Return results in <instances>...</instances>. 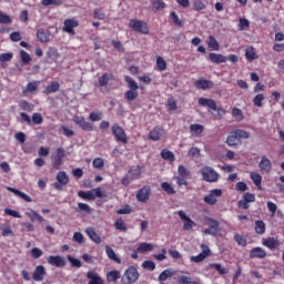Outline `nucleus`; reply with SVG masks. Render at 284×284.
I'll use <instances>...</instances> for the list:
<instances>
[{
	"label": "nucleus",
	"mask_w": 284,
	"mask_h": 284,
	"mask_svg": "<svg viewBox=\"0 0 284 284\" xmlns=\"http://www.w3.org/2000/svg\"><path fill=\"white\" fill-rule=\"evenodd\" d=\"M129 28L133 30V32H139L140 34H150V27L148 26V22L139 19H131Z\"/></svg>",
	"instance_id": "nucleus-1"
},
{
	"label": "nucleus",
	"mask_w": 284,
	"mask_h": 284,
	"mask_svg": "<svg viewBox=\"0 0 284 284\" xmlns=\"http://www.w3.org/2000/svg\"><path fill=\"white\" fill-rule=\"evenodd\" d=\"M200 173L206 183H216V181H219V173L212 169V166H203L200 170Z\"/></svg>",
	"instance_id": "nucleus-2"
},
{
	"label": "nucleus",
	"mask_w": 284,
	"mask_h": 284,
	"mask_svg": "<svg viewBox=\"0 0 284 284\" xmlns=\"http://www.w3.org/2000/svg\"><path fill=\"white\" fill-rule=\"evenodd\" d=\"M136 281H139V271H136L135 267H130L126 270L122 277V282L124 284H132L136 283Z\"/></svg>",
	"instance_id": "nucleus-3"
},
{
	"label": "nucleus",
	"mask_w": 284,
	"mask_h": 284,
	"mask_svg": "<svg viewBox=\"0 0 284 284\" xmlns=\"http://www.w3.org/2000/svg\"><path fill=\"white\" fill-rule=\"evenodd\" d=\"M201 250L202 252L199 255H193L191 256V262L192 263H203L207 256L212 254V251H210V246L206 244H201Z\"/></svg>",
	"instance_id": "nucleus-4"
},
{
	"label": "nucleus",
	"mask_w": 284,
	"mask_h": 284,
	"mask_svg": "<svg viewBox=\"0 0 284 284\" xmlns=\"http://www.w3.org/2000/svg\"><path fill=\"white\" fill-rule=\"evenodd\" d=\"M111 130L116 141L120 143H128V135L125 134V130H123V128H121L119 124H113Z\"/></svg>",
	"instance_id": "nucleus-5"
},
{
	"label": "nucleus",
	"mask_w": 284,
	"mask_h": 284,
	"mask_svg": "<svg viewBox=\"0 0 284 284\" xmlns=\"http://www.w3.org/2000/svg\"><path fill=\"white\" fill-rule=\"evenodd\" d=\"M52 159V165L55 168V170H59L63 165V159H65V151L63 148H58L55 155L51 156Z\"/></svg>",
	"instance_id": "nucleus-6"
},
{
	"label": "nucleus",
	"mask_w": 284,
	"mask_h": 284,
	"mask_svg": "<svg viewBox=\"0 0 284 284\" xmlns=\"http://www.w3.org/2000/svg\"><path fill=\"white\" fill-rule=\"evenodd\" d=\"M221 196H223V191L221 189L211 190L210 193L204 196V202H206L207 205H216V201Z\"/></svg>",
	"instance_id": "nucleus-7"
},
{
	"label": "nucleus",
	"mask_w": 284,
	"mask_h": 284,
	"mask_svg": "<svg viewBox=\"0 0 284 284\" xmlns=\"http://www.w3.org/2000/svg\"><path fill=\"white\" fill-rule=\"evenodd\" d=\"M57 183H54L55 190H62L63 185H68L70 183V178L68 176V173L65 171H60L57 174Z\"/></svg>",
	"instance_id": "nucleus-8"
},
{
	"label": "nucleus",
	"mask_w": 284,
	"mask_h": 284,
	"mask_svg": "<svg viewBox=\"0 0 284 284\" xmlns=\"http://www.w3.org/2000/svg\"><path fill=\"white\" fill-rule=\"evenodd\" d=\"M48 274V271L45 270V266L38 265L36 266L33 273H32V280L36 281V283H41L43 278H45V275Z\"/></svg>",
	"instance_id": "nucleus-9"
},
{
	"label": "nucleus",
	"mask_w": 284,
	"mask_h": 284,
	"mask_svg": "<svg viewBox=\"0 0 284 284\" xmlns=\"http://www.w3.org/2000/svg\"><path fill=\"white\" fill-rule=\"evenodd\" d=\"M258 168L262 174H270L272 172V161L268 160L267 155H262Z\"/></svg>",
	"instance_id": "nucleus-10"
},
{
	"label": "nucleus",
	"mask_w": 284,
	"mask_h": 284,
	"mask_svg": "<svg viewBox=\"0 0 284 284\" xmlns=\"http://www.w3.org/2000/svg\"><path fill=\"white\" fill-rule=\"evenodd\" d=\"M47 262L52 267H65V257L61 255H51L47 258Z\"/></svg>",
	"instance_id": "nucleus-11"
},
{
	"label": "nucleus",
	"mask_w": 284,
	"mask_h": 284,
	"mask_svg": "<svg viewBox=\"0 0 284 284\" xmlns=\"http://www.w3.org/2000/svg\"><path fill=\"white\" fill-rule=\"evenodd\" d=\"M197 90H212L214 88V82L206 79H199L194 82Z\"/></svg>",
	"instance_id": "nucleus-12"
},
{
	"label": "nucleus",
	"mask_w": 284,
	"mask_h": 284,
	"mask_svg": "<svg viewBox=\"0 0 284 284\" xmlns=\"http://www.w3.org/2000/svg\"><path fill=\"white\" fill-rule=\"evenodd\" d=\"M79 27V21L74 19H67L64 21L63 32H68V34H74V28Z\"/></svg>",
	"instance_id": "nucleus-13"
},
{
	"label": "nucleus",
	"mask_w": 284,
	"mask_h": 284,
	"mask_svg": "<svg viewBox=\"0 0 284 284\" xmlns=\"http://www.w3.org/2000/svg\"><path fill=\"white\" fill-rule=\"evenodd\" d=\"M165 135V131L161 126H155L151 132L149 133V139L151 141H159L161 136Z\"/></svg>",
	"instance_id": "nucleus-14"
},
{
	"label": "nucleus",
	"mask_w": 284,
	"mask_h": 284,
	"mask_svg": "<svg viewBox=\"0 0 284 284\" xmlns=\"http://www.w3.org/2000/svg\"><path fill=\"white\" fill-rule=\"evenodd\" d=\"M136 200L140 201V203H148L150 200V187H142L136 194Z\"/></svg>",
	"instance_id": "nucleus-15"
},
{
	"label": "nucleus",
	"mask_w": 284,
	"mask_h": 284,
	"mask_svg": "<svg viewBox=\"0 0 284 284\" xmlns=\"http://www.w3.org/2000/svg\"><path fill=\"white\" fill-rule=\"evenodd\" d=\"M199 105L202 108H210V110L216 111V101L213 99L200 98L197 100Z\"/></svg>",
	"instance_id": "nucleus-16"
},
{
	"label": "nucleus",
	"mask_w": 284,
	"mask_h": 284,
	"mask_svg": "<svg viewBox=\"0 0 284 284\" xmlns=\"http://www.w3.org/2000/svg\"><path fill=\"white\" fill-rule=\"evenodd\" d=\"M87 278H89V284H104L103 278L95 271H89Z\"/></svg>",
	"instance_id": "nucleus-17"
},
{
	"label": "nucleus",
	"mask_w": 284,
	"mask_h": 284,
	"mask_svg": "<svg viewBox=\"0 0 284 284\" xmlns=\"http://www.w3.org/2000/svg\"><path fill=\"white\" fill-rule=\"evenodd\" d=\"M180 219L184 221V230H192L193 225H196L192 219H190L184 211L178 212Z\"/></svg>",
	"instance_id": "nucleus-18"
},
{
	"label": "nucleus",
	"mask_w": 284,
	"mask_h": 284,
	"mask_svg": "<svg viewBox=\"0 0 284 284\" xmlns=\"http://www.w3.org/2000/svg\"><path fill=\"white\" fill-rule=\"evenodd\" d=\"M7 190L9 192H12V194H16V196H19L20 199H22V201H26L27 203H32V197H30V195L12 187V186H7Z\"/></svg>",
	"instance_id": "nucleus-19"
},
{
	"label": "nucleus",
	"mask_w": 284,
	"mask_h": 284,
	"mask_svg": "<svg viewBox=\"0 0 284 284\" xmlns=\"http://www.w3.org/2000/svg\"><path fill=\"white\" fill-rule=\"evenodd\" d=\"M154 244L142 242L138 245V252L140 254H148V252H154Z\"/></svg>",
	"instance_id": "nucleus-20"
},
{
	"label": "nucleus",
	"mask_w": 284,
	"mask_h": 284,
	"mask_svg": "<svg viewBox=\"0 0 284 284\" xmlns=\"http://www.w3.org/2000/svg\"><path fill=\"white\" fill-rule=\"evenodd\" d=\"M267 256V252L262 247H254L250 252L251 258H265Z\"/></svg>",
	"instance_id": "nucleus-21"
},
{
	"label": "nucleus",
	"mask_w": 284,
	"mask_h": 284,
	"mask_svg": "<svg viewBox=\"0 0 284 284\" xmlns=\"http://www.w3.org/2000/svg\"><path fill=\"white\" fill-rule=\"evenodd\" d=\"M262 243L265 247H268V250H276V247H278V245H281V242L274 237H268L266 240H263Z\"/></svg>",
	"instance_id": "nucleus-22"
},
{
	"label": "nucleus",
	"mask_w": 284,
	"mask_h": 284,
	"mask_svg": "<svg viewBox=\"0 0 284 284\" xmlns=\"http://www.w3.org/2000/svg\"><path fill=\"white\" fill-rule=\"evenodd\" d=\"M209 59L212 63H225L227 61V57L221 53H210Z\"/></svg>",
	"instance_id": "nucleus-23"
},
{
	"label": "nucleus",
	"mask_w": 284,
	"mask_h": 284,
	"mask_svg": "<svg viewBox=\"0 0 284 284\" xmlns=\"http://www.w3.org/2000/svg\"><path fill=\"white\" fill-rule=\"evenodd\" d=\"M205 130V126H203L202 124H191L190 125V132L192 134V136H201V134H203Z\"/></svg>",
	"instance_id": "nucleus-24"
},
{
	"label": "nucleus",
	"mask_w": 284,
	"mask_h": 284,
	"mask_svg": "<svg viewBox=\"0 0 284 284\" xmlns=\"http://www.w3.org/2000/svg\"><path fill=\"white\" fill-rule=\"evenodd\" d=\"M0 231L2 233V236H14V231H12V225L8 223H3L0 225Z\"/></svg>",
	"instance_id": "nucleus-25"
},
{
	"label": "nucleus",
	"mask_w": 284,
	"mask_h": 284,
	"mask_svg": "<svg viewBox=\"0 0 284 284\" xmlns=\"http://www.w3.org/2000/svg\"><path fill=\"white\" fill-rule=\"evenodd\" d=\"M245 59L250 62L256 61V59H258V55L256 54V51L253 49V47H246Z\"/></svg>",
	"instance_id": "nucleus-26"
},
{
	"label": "nucleus",
	"mask_w": 284,
	"mask_h": 284,
	"mask_svg": "<svg viewBox=\"0 0 284 284\" xmlns=\"http://www.w3.org/2000/svg\"><path fill=\"white\" fill-rule=\"evenodd\" d=\"M227 145L231 148H234V145H239V135H236L235 131H231L227 139H226Z\"/></svg>",
	"instance_id": "nucleus-27"
},
{
	"label": "nucleus",
	"mask_w": 284,
	"mask_h": 284,
	"mask_svg": "<svg viewBox=\"0 0 284 284\" xmlns=\"http://www.w3.org/2000/svg\"><path fill=\"white\" fill-rule=\"evenodd\" d=\"M174 274H176V272H174L173 270H170V268L164 270L159 275L160 283H163V282L168 281V278H172V276H174Z\"/></svg>",
	"instance_id": "nucleus-28"
},
{
	"label": "nucleus",
	"mask_w": 284,
	"mask_h": 284,
	"mask_svg": "<svg viewBox=\"0 0 284 284\" xmlns=\"http://www.w3.org/2000/svg\"><path fill=\"white\" fill-rule=\"evenodd\" d=\"M129 174L131 176V179H141V174H143V169H141V166L136 165V166H132L129 170Z\"/></svg>",
	"instance_id": "nucleus-29"
},
{
	"label": "nucleus",
	"mask_w": 284,
	"mask_h": 284,
	"mask_svg": "<svg viewBox=\"0 0 284 284\" xmlns=\"http://www.w3.org/2000/svg\"><path fill=\"white\" fill-rule=\"evenodd\" d=\"M61 84H59V82L57 81H53L44 89V94H52L54 92H59Z\"/></svg>",
	"instance_id": "nucleus-30"
},
{
	"label": "nucleus",
	"mask_w": 284,
	"mask_h": 284,
	"mask_svg": "<svg viewBox=\"0 0 284 284\" xmlns=\"http://www.w3.org/2000/svg\"><path fill=\"white\" fill-rule=\"evenodd\" d=\"M206 43H207L209 48H211V50L219 52L221 44H219V41L216 40V38H214V36H210Z\"/></svg>",
	"instance_id": "nucleus-31"
},
{
	"label": "nucleus",
	"mask_w": 284,
	"mask_h": 284,
	"mask_svg": "<svg viewBox=\"0 0 284 284\" xmlns=\"http://www.w3.org/2000/svg\"><path fill=\"white\" fill-rule=\"evenodd\" d=\"M89 239H91V241H93V243H101V236H99V234H97V232L94 231V229L89 227L85 230Z\"/></svg>",
	"instance_id": "nucleus-32"
},
{
	"label": "nucleus",
	"mask_w": 284,
	"mask_h": 284,
	"mask_svg": "<svg viewBox=\"0 0 284 284\" xmlns=\"http://www.w3.org/2000/svg\"><path fill=\"white\" fill-rule=\"evenodd\" d=\"M37 39L41 43H48V41H50V34L45 33V31L43 29H39L37 31Z\"/></svg>",
	"instance_id": "nucleus-33"
},
{
	"label": "nucleus",
	"mask_w": 284,
	"mask_h": 284,
	"mask_svg": "<svg viewBox=\"0 0 284 284\" xmlns=\"http://www.w3.org/2000/svg\"><path fill=\"white\" fill-rule=\"evenodd\" d=\"M78 196L84 201H94L95 196L92 191H79Z\"/></svg>",
	"instance_id": "nucleus-34"
},
{
	"label": "nucleus",
	"mask_w": 284,
	"mask_h": 284,
	"mask_svg": "<svg viewBox=\"0 0 284 284\" xmlns=\"http://www.w3.org/2000/svg\"><path fill=\"white\" fill-rule=\"evenodd\" d=\"M119 278H121V272L119 271H111L106 274L108 283H114L115 281H119Z\"/></svg>",
	"instance_id": "nucleus-35"
},
{
	"label": "nucleus",
	"mask_w": 284,
	"mask_h": 284,
	"mask_svg": "<svg viewBox=\"0 0 284 284\" xmlns=\"http://www.w3.org/2000/svg\"><path fill=\"white\" fill-rule=\"evenodd\" d=\"M105 252H106L108 258H110L111 261H114L115 263H121V258L116 256V253L114 252V250H112V247L105 246Z\"/></svg>",
	"instance_id": "nucleus-36"
},
{
	"label": "nucleus",
	"mask_w": 284,
	"mask_h": 284,
	"mask_svg": "<svg viewBox=\"0 0 284 284\" xmlns=\"http://www.w3.org/2000/svg\"><path fill=\"white\" fill-rule=\"evenodd\" d=\"M40 81H33V82H29L27 84V88L23 89V94H28V92H36V90L39 88L40 85Z\"/></svg>",
	"instance_id": "nucleus-37"
},
{
	"label": "nucleus",
	"mask_w": 284,
	"mask_h": 284,
	"mask_svg": "<svg viewBox=\"0 0 284 284\" xmlns=\"http://www.w3.org/2000/svg\"><path fill=\"white\" fill-rule=\"evenodd\" d=\"M124 98L126 101H134L135 99H139V90L130 89L124 93Z\"/></svg>",
	"instance_id": "nucleus-38"
},
{
	"label": "nucleus",
	"mask_w": 284,
	"mask_h": 284,
	"mask_svg": "<svg viewBox=\"0 0 284 284\" xmlns=\"http://www.w3.org/2000/svg\"><path fill=\"white\" fill-rule=\"evenodd\" d=\"M110 80H112V74L104 73L99 78L98 83L101 88H104V85H108V83H110Z\"/></svg>",
	"instance_id": "nucleus-39"
},
{
	"label": "nucleus",
	"mask_w": 284,
	"mask_h": 284,
	"mask_svg": "<svg viewBox=\"0 0 284 284\" xmlns=\"http://www.w3.org/2000/svg\"><path fill=\"white\" fill-rule=\"evenodd\" d=\"M250 176L253 180L254 185H256V187L261 190V183L263 182V176H261V174L255 172H251Z\"/></svg>",
	"instance_id": "nucleus-40"
},
{
	"label": "nucleus",
	"mask_w": 284,
	"mask_h": 284,
	"mask_svg": "<svg viewBox=\"0 0 284 284\" xmlns=\"http://www.w3.org/2000/svg\"><path fill=\"white\" fill-rule=\"evenodd\" d=\"M264 101H265V94L258 93L253 98V105H255V108H261Z\"/></svg>",
	"instance_id": "nucleus-41"
},
{
	"label": "nucleus",
	"mask_w": 284,
	"mask_h": 284,
	"mask_svg": "<svg viewBox=\"0 0 284 284\" xmlns=\"http://www.w3.org/2000/svg\"><path fill=\"white\" fill-rule=\"evenodd\" d=\"M124 81L128 83L129 90H139V84L130 75H125Z\"/></svg>",
	"instance_id": "nucleus-42"
},
{
	"label": "nucleus",
	"mask_w": 284,
	"mask_h": 284,
	"mask_svg": "<svg viewBox=\"0 0 284 284\" xmlns=\"http://www.w3.org/2000/svg\"><path fill=\"white\" fill-rule=\"evenodd\" d=\"M161 187L164 192H166V194H176V190H174V186H172V183L170 182H163Z\"/></svg>",
	"instance_id": "nucleus-43"
},
{
	"label": "nucleus",
	"mask_w": 284,
	"mask_h": 284,
	"mask_svg": "<svg viewBox=\"0 0 284 284\" xmlns=\"http://www.w3.org/2000/svg\"><path fill=\"white\" fill-rule=\"evenodd\" d=\"M161 156L165 161H171V163L174 162V153L168 149L161 151Z\"/></svg>",
	"instance_id": "nucleus-44"
},
{
	"label": "nucleus",
	"mask_w": 284,
	"mask_h": 284,
	"mask_svg": "<svg viewBox=\"0 0 284 284\" xmlns=\"http://www.w3.org/2000/svg\"><path fill=\"white\" fill-rule=\"evenodd\" d=\"M232 116H234L235 121H243V119H245L243 111L239 108L232 109Z\"/></svg>",
	"instance_id": "nucleus-45"
},
{
	"label": "nucleus",
	"mask_w": 284,
	"mask_h": 284,
	"mask_svg": "<svg viewBox=\"0 0 284 284\" xmlns=\"http://www.w3.org/2000/svg\"><path fill=\"white\" fill-rule=\"evenodd\" d=\"M20 59L24 65H28L30 61H32V57H30V53L26 52V50H20Z\"/></svg>",
	"instance_id": "nucleus-46"
},
{
	"label": "nucleus",
	"mask_w": 284,
	"mask_h": 284,
	"mask_svg": "<svg viewBox=\"0 0 284 284\" xmlns=\"http://www.w3.org/2000/svg\"><path fill=\"white\" fill-rule=\"evenodd\" d=\"M255 232L256 234L263 235L265 233V222L257 220L255 222Z\"/></svg>",
	"instance_id": "nucleus-47"
},
{
	"label": "nucleus",
	"mask_w": 284,
	"mask_h": 284,
	"mask_svg": "<svg viewBox=\"0 0 284 284\" xmlns=\"http://www.w3.org/2000/svg\"><path fill=\"white\" fill-rule=\"evenodd\" d=\"M179 284H201L196 281H192V277L187 275H181L178 280Z\"/></svg>",
	"instance_id": "nucleus-48"
},
{
	"label": "nucleus",
	"mask_w": 284,
	"mask_h": 284,
	"mask_svg": "<svg viewBox=\"0 0 284 284\" xmlns=\"http://www.w3.org/2000/svg\"><path fill=\"white\" fill-rule=\"evenodd\" d=\"M178 176L184 178V179H190V171L187 170V168H185L184 165H179L178 168Z\"/></svg>",
	"instance_id": "nucleus-49"
},
{
	"label": "nucleus",
	"mask_w": 284,
	"mask_h": 284,
	"mask_svg": "<svg viewBox=\"0 0 284 284\" xmlns=\"http://www.w3.org/2000/svg\"><path fill=\"white\" fill-rule=\"evenodd\" d=\"M115 230H119L120 232H126L128 231V225H125V222H123L122 219H119L114 223Z\"/></svg>",
	"instance_id": "nucleus-50"
},
{
	"label": "nucleus",
	"mask_w": 284,
	"mask_h": 284,
	"mask_svg": "<svg viewBox=\"0 0 284 284\" xmlns=\"http://www.w3.org/2000/svg\"><path fill=\"white\" fill-rule=\"evenodd\" d=\"M77 212H85L87 214H92V207L85 203H78Z\"/></svg>",
	"instance_id": "nucleus-51"
},
{
	"label": "nucleus",
	"mask_w": 284,
	"mask_h": 284,
	"mask_svg": "<svg viewBox=\"0 0 284 284\" xmlns=\"http://www.w3.org/2000/svg\"><path fill=\"white\" fill-rule=\"evenodd\" d=\"M156 67L160 70V72H164V70L168 68V63L165 60L161 57L156 58Z\"/></svg>",
	"instance_id": "nucleus-52"
},
{
	"label": "nucleus",
	"mask_w": 284,
	"mask_h": 284,
	"mask_svg": "<svg viewBox=\"0 0 284 284\" xmlns=\"http://www.w3.org/2000/svg\"><path fill=\"white\" fill-rule=\"evenodd\" d=\"M266 205H267L268 212H271V216L272 217L276 216V210H278V206L272 201L266 202Z\"/></svg>",
	"instance_id": "nucleus-53"
},
{
	"label": "nucleus",
	"mask_w": 284,
	"mask_h": 284,
	"mask_svg": "<svg viewBox=\"0 0 284 284\" xmlns=\"http://www.w3.org/2000/svg\"><path fill=\"white\" fill-rule=\"evenodd\" d=\"M104 165H105V161H103V159L95 158L93 160V168H95V170H103Z\"/></svg>",
	"instance_id": "nucleus-54"
},
{
	"label": "nucleus",
	"mask_w": 284,
	"mask_h": 284,
	"mask_svg": "<svg viewBox=\"0 0 284 284\" xmlns=\"http://www.w3.org/2000/svg\"><path fill=\"white\" fill-rule=\"evenodd\" d=\"M143 270H149L150 272H153V270H156V264L153 261H144L142 263Z\"/></svg>",
	"instance_id": "nucleus-55"
},
{
	"label": "nucleus",
	"mask_w": 284,
	"mask_h": 284,
	"mask_svg": "<svg viewBox=\"0 0 284 284\" xmlns=\"http://www.w3.org/2000/svg\"><path fill=\"white\" fill-rule=\"evenodd\" d=\"M67 258H68L69 263H71L72 267H81L82 266L81 260L72 257V255H68Z\"/></svg>",
	"instance_id": "nucleus-56"
},
{
	"label": "nucleus",
	"mask_w": 284,
	"mask_h": 284,
	"mask_svg": "<svg viewBox=\"0 0 284 284\" xmlns=\"http://www.w3.org/2000/svg\"><path fill=\"white\" fill-rule=\"evenodd\" d=\"M152 7L154 10H163L165 9V2L163 0H153Z\"/></svg>",
	"instance_id": "nucleus-57"
},
{
	"label": "nucleus",
	"mask_w": 284,
	"mask_h": 284,
	"mask_svg": "<svg viewBox=\"0 0 284 284\" xmlns=\"http://www.w3.org/2000/svg\"><path fill=\"white\" fill-rule=\"evenodd\" d=\"M12 57H13L12 52L0 54V63H1V65H3V63H6L8 61H12Z\"/></svg>",
	"instance_id": "nucleus-58"
},
{
	"label": "nucleus",
	"mask_w": 284,
	"mask_h": 284,
	"mask_svg": "<svg viewBox=\"0 0 284 284\" xmlns=\"http://www.w3.org/2000/svg\"><path fill=\"white\" fill-rule=\"evenodd\" d=\"M89 119L93 122L101 121V119H103V113L102 112H91L89 115Z\"/></svg>",
	"instance_id": "nucleus-59"
},
{
	"label": "nucleus",
	"mask_w": 284,
	"mask_h": 284,
	"mask_svg": "<svg viewBox=\"0 0 284 284\" xmlns=\"http://www.w3.org/2000/svg\"><path fill=\"white\" fill-rule=\"evenodd\" d=\"M0 23H12V18H10V16H8L7 13L0 11Z\"/></svg>",
	"instance_id": "nucleus-60"
},
{
	"label": "nucleus",
	"mask_w": 284,
	"mask_h": 284,
	"mask_svg": "<svg viewBox=\"0 0 284 284\" xmlns=\"http://www.w3.org/2000/svg\"><path fill=\"white\" fill-rule=\"evenodd\" d=\"M210 267H213V270H216V272H219V274H227V270L225 267H222L221 264H210Z\"/></svg>",
	"instance_id": "nucleus-61"
},
{
	"label": "nucleus",
	"mask_w": 284,
	"mask_h": 284,
	"mask_svg": "<svg viewBox=\"0 0 284 284\" xmlns=\"http://www.w3.org/2000/svg\"><path fill=\"white\" fill-rule=\"evenodd\" d=\"M246 28H250V20L241 18L239 23V30H246Z\"/></svg>",
	"instance_id": "nucleus-62"
},
{
	"label": "nucleus",
	"mask_w": 284,
	"mask_h": 284,
	"mask_svg": "<svg viewBox=\"0 0 284 284\" xmlns=\"http://www.w3.org/2000/svg\"><path fill=\"white\" fill-rule=\"evenodd\" d=\"M234 132H235V134L237 135V139H239V140H241V139H247V138L250 136V133H248L247 131H245V130H240V129H237V130H235Z\"/></svg>",
	"instance_id": "nucleus-63"
},
{
	"label": "nucleus",
	"mask_w": 284,
	"mask_h": 284,
	"mask_svg": "<svg viewBox=\"0 0 284 284\" xmlns=\"http://www.w3.org/2000/svg\"><path fill=\"white\" fill-rule=\"evenodd\" d=\"M43 254V251L39 247H33L31 250V256L32 258H41V255Z\"/></svg>",
	"instance_id": "nucleus-64"
}]
</instances>
